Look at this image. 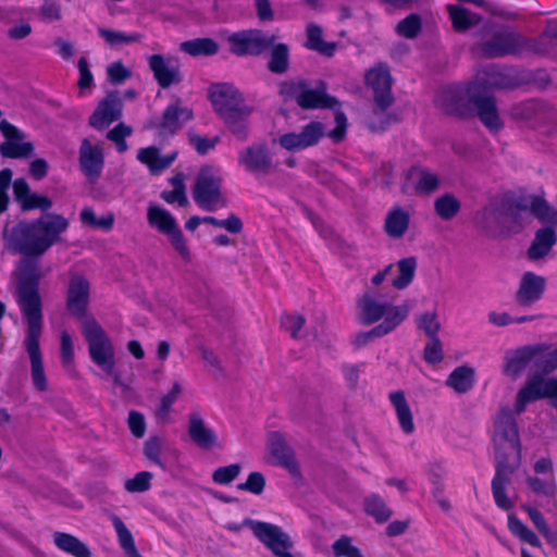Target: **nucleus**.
I'll return each instance as SVG.
<instances>
[{
	"label": "nucleus",
	"instance_id": "nucleus-1",
	"mask_svg": "<svg viewBox=\"0 0 557 557\" xmlns=\"http://www.w3.org/2000/svg\"><path fill=\"white\" fill-rule=\"evenodd\" d=\"M40 278L41 272L37 262L32 260L21 262L18 267L16 301L27 322L23 347L29 360V373L34 387L38 392H47L49 380L40 348L42 335V309L38 292Z\"/></svg>",
	"mask_w": 557,
	"mask_h": 557
},
{
	"label": "nucleus",
	"instance_id": "nucleus-2",
	"mask_svg": "<svg viewBox=\"0 0 557 557\" xmlns=\"http://www.w3.org/2000/svg\"><path fill=\"white\" fill-rule=\"evenodd\" d=\"M493 443L496 450L497 469L492 481L496 505L509 510L512 503L505 493L510 474L520 463L521 446L513 414L508 409L498 412L494 422Z\"/></svg>",
	"mask_w": 557,
	"mask_h": 557
},
{
	"label": "nucleus",
	"instance_id": "nucleus-3",
	"mask_svg": "<svg viewBox=\"0 0 557 557\" xmlns=\"http://www.w3.org/2000/svg\"><path fill=\"white\" fill-rule=\"evenodd\" d=\"M69 227V221L55 213H48L32 222H20L7 228L3 239L8 249L28 258L45 255Z\"/></svg>",
	"mask_w": 557,
	"mask_h": 557
},
{
	"label": "nucleus",
	"instance_id": "nucleus-4",
	"mask_svg": "<svg viewBox=\"0 0 557 557\" xmlns=\"http://www.w3.org/2000/svg\"><path fill=\"white\" fill-rule=\"evenodd\" d=\"M275 39L274 35L250 29L231 34L227 41L231 45V50L238 55L258 54L272 47L269 69L273 73H284L288 67V47L285 44L274 45Z\"/></svg>",
	"mask_w": 557,
	"mask_h": 557
},
{
	"label": "nucleus",
	"instance_id": "nucleus-5",
	"mask_svg": "<svg viewBox=\"0 0 557 557\" xmlns=\"http://www.w3.org/2000/svg\"><path fill=\"white\" fill-rule=\"evenodd\" d=\"M465 96L470 97V101L475 108L481 122L491 133H497L503 127L494 99L491 96L474 95L472 88H448L441 98V104L449 114H463L461 102Z\"/></svg>",
	"mask_w": 557,
	"mask_h": 557
},
{
	"label": "nucleus",
	"instance_id": "nucleus-6",
	"mask_svg": "<svg viewBox=\"0 0 557 557\" xmlns=\"http://www.w3.org/2000/svg\"><path fill=\"white\" fill-rule=\"evenodd\" d=\"M82 332L87 342L91 361L111 377L114 384H120L121 374L116 367L115 348L109 335L94 319L84 322Z\"/></svg>",
	"mask_w": 557,
	"mask_h": 557
},
{
	"label": "nucleus",
	"instance_id": "nucleus-7",
	"mask_svg": "<svg viewBox=\"0 0 557 557\" xmlns=\"http://www.w3.org/2000/svg\"><path fill=\"white\" fill-rule=\"evenodd\" d=\"M366 83L374 94L375 103L369 126L374 131L383 129L393 121V116L387 112L394 101L391 91L392 77L387 66L377 64L370 69L366 74Z\"/></svg>",
	"mask_w": 557,
	"mask_h": 557
},
{
	"label": "nucleus",
	"instance_id": "nucleus-8",
	"mask_svg": "<svg viewBox=\"0 0 557 557\" xmlns=\"http://www.w3.org/2000/svg\"><path fill=\"white\" fill-rule=\"evenodd\" d=\"M361 319L367 324H372L382 321L376 325V333L384 336L394 331L400 325L409 315L411 305L404 302L394 306L386 302H381L370 295H364L358 301Z\"/></svg>",
	"mask_w": 557,
	"mask_h": 557
},
{
	"label": "nucleus",
	"instance_id": "nucleus-9",
	"mask_svg": "<svg viewBox=\"0 0 557 557\" xmlns=\"http://www.w3.org/2000/svg\"><path fill=\"white\" fill-rule=\"evenodd\" d=\"M223 177L219 168L206 165L198 172L193 189L195 202L209 212L226 207L227 200L222 191Z\"/></svg>",
	"mask_w": 557,
	"mask_h": 557
},
{
	"label": "nucleus",
	"instance_id": "nucleus-10",
	"mask_svg": "<svg viewBox=\"0 0 557 557\" xmlns=\"http://www.w3.org/2000/svg\"><path fill=\"white\" fill-rule=\"evenodd\" d=\"M148 224L160 234L166 236L173 249L185 262L191 260L189 246L178 226L176 219L164 208L149 205L147 209Z\"/></svg>",
	"mask_w": 557,
	"mask_h": 557
},
{
	"label": "nucleus",
	"instance_id": "nucleus-11",
	"mask_svg": "<svg viewBox=\"0 0 557 557\" xmlns=\"http://www.w3.org/2000/svg\"><path fill=\"white\" fill-rule=\"evenodd\" d=\"M542 398L549 399L557 409V379L535 373L530 375L519 389L513 407L515 413H522L528 404Z\"/></svg>",
	"mask_w": 557,
	"mask_h": 557
},
{
	"label": "nucleus",
	"instance_id": "nucleus-12",
	"mask_svg": "<svg viewBox=\"0 0 557 557\" xmlns=\"http://www.w3.org/2000/svg\"><path fill=\"white\" fill-rule=\"evenodd\" d=\"M509 215L512 219L521 218L528 220L529 215H534L543 223L557 225V209L552 207L544 198V193L539 195H522L509 207Z\"/></svg>",
	"mask_w": 557,
	"mask_h": 557
},
{
	"label": "nucleus",
	"instance_id": "nucleus-13",
	"mask_svg": "<svg viewBox=\"0 0 557 557\" xmlns=\"http://www.w3.org/2000/svg\"><path fill=\"white\" fill-rule=\"evenodd\" d=\"M264 460L273 466L286 469L293 476L300 474L293 449L286 444L280 432H271L267 437V456Z\"/></svg>",
	"mask_w": 557,
	"mask_h": 557
},
{
	"label": "nucleus",
	"instance_id": "nucleus-14",
	"mask_svg": "<svg viewBox=\"0 0 557 557\" xmlns=\"http://www.w3.org/2000/svg\"><path fill=\"white\" fill-rule=\"evenodd\" d=\"M325 134L324 125L319 121H311L300 131L282 134L277 138L278 145L287 151H300L315 146Z\"/></svg>",
	"mask_w": 557,
	"mask_h": 557
},
{
	"label": "nucleus",
	"instance_id": "nucleus-15",
	"mask_svg": "<svg viewBox=\"0 0 557 557\" xmlns=\"http://www.w3.org/2000/svg\"><path fill=\"white\" fill-rule=\"evenodd\" d=\"M238 164L247 173L258 177L271 171L273 161L265 144H253L239 151Z\"/></svg>",
	"mask_w": 557,
	"mask_h": 557
},
{
	"label": "nucleus",
	"instance_id": "nucleus-16",
	"mask_svg": "<svg viewBox=\"0 0 557 557\" xmlns=\"http://www.w3.org/2000/svg\"><path fill=\"white\" fill-rule=\"evenodd\" d=\"M0 131L5 137V141L0 145V153L5 158H26L33 150L34 146L29 141H25V135L13 124L3 120L0 122Z\"/></svg>",
	"mask_w": 557,
	"mask_h": 557
},
{
	"label": "nucleus",
	"instance_id": "nucleus-17",
	"mask_svg": "<svg viewBox=\"0 0 557 557\" xmlns=\"http://www.w3.org/2000/svg\"><path fill=\"white\" fill-rule=\"evenodd\" d=\"M441 185L440 176L421 166L411 168L403 183V191L406 194L430 195L438 189Z\"/></svg>",
	"mask_w": 557,
	"mask_h": 557
},
{
	"label": "nucleus",
	"instance_id": "nucleus-18",
	"mask_svg": "<svg viewBox=\"0 0 557 557\" xmlns=\"http://www.w3.org/2000/svg\"><path fill=\"white\" fill-rule=\"evenodd\" d=\"M283 92H292L297 103L304 109L335 108L337 101L330 97L324 88H304L300 83H292L283 87Z\"/></svg>",
	"mask_w": 557,
	"mask_h": 557
},
{
	"label": "nucleus",
	"instance_id": "nucleus-19",
	"mask_svg": "<svg viewBox=\"0 0 557 557\" xmlns=\"http://www.w3.org/2000/svg\"><path fill=\"white\" fill-rule=\"evenodd\" d=\"M252 531L275 555L292 557V554L288 552L290 547L289 539L278 527L265 522H255Z\"/></svg>",
	"mask_w": 557,
	"mask_h": 557
},
{
	"label": "nucleus",
	"instance_id": "nucleus-20",
	"mask_svg": "<svg viewBox=\"0 0 557 557\" xmlns=\"http://www.w3.org/2000/svg\"><path fill=\"white\" fill-rule=\"evenodd\" d=\"M148 65L162 88L176 85L182 79L178 62L172 57L152 54L148 57Z\"/></svg>",
	"mask_w": 557,
	"mask_h": 557
},
{
	"label": "nucleus",
	"instance_id": "nucleus-21",
	"mask_svg": "<svg viewBox=\"0 0 557 557\" xmlns=\"http://www.w3.org/2000/svg\"><path fill=\"white\" fill-rule=\"evenodd\" d=\"M209 96L215 111L220 115L246 104L239 90L228 83L211 85Z\"/></svg>",
	"mask_w": 557,
	"mask_h": 557
},
{
	"label": "nucleus",
	"instance_id": "nucleus-22",
	"mask_svg": "<svg viewBox=\"0 0 557 557\" xmlns=\"http://www.w3.org/2000/svg\"><path fill=\"white\" fill-rule=\"evenodd\" d=\"M546 278L533 272L522 274L516 293V300L521 306H531L539 301L546 289Z\"/></svg>",
	"mask_w": 557,
	"mask_h": 557
},
{
	"label": "nucleus",
	"instance_id": "nucleus-23",
	"mask_svg": "<svg viewBox=\"0 0 557 557\" xmlns=\"http://www.w3.org/2000/svg\"><path fill=\"white\" fill-rule=\"evenodd\" d=\"M539 349L530 346H523L505 352L503 373L511 379H518L530 362L534 363V358Z\"/></svg>",
	"mask_w": 557,
	"mask_h": 557
},
{
	"label": "nucleus",
	"instance_id": "nucleus-24",
	"mask_svg": "<svg viewBox=\"0 0 557 557\" xmlns=\"http://www.w3.org/2000/svg\"><path fill=\"white\" fill-rule=\"evenodd\" d=\"M89 302V283L79 275L71 278L67 290L66 306L69 311L77 317L83 318L86 314Z\"/></svg>",
	"mask_w": 557,
	"mask_h": 557
},
{
	"label": "nucleus",
	"instance_id": "nucleus-25",
	"mask_svg": "<svg viewBox=\"0 0 557 557\" xmlns=\"http://www.w3.org/2000/svg\"><path fill=\"white\" fill-rule=\"evenodd\" d=\"M79 164L88 180L96 181L104 164L102 147L84 139L79 147Z\"/></svg>",
	"mask_w": 557,
	"mask_h": 557
},
{
	"label": "nucleus",
	"instance_id": "nucleus-26",
	"mask_svg": "<svg viewBox=\"0 0 557 557\" xmlns=\"http://www.w3.org/2000/svg\"><path fill=\"white\" fill-rule=\"evenodd\" d=\"M521 45L519 35L510 32H497L483 42L482 52L488 57H499L518 52Z\"/></svg>",
	"mask_w": 557,
	"mask_h": 557
},
{
	"label": "nucleus",
	"instance_id": "nucleus-27",
	"mask_svg": "<svg viewBox=\"0 0 557 557\" xmlns=\"http://www.w3.org/2000/svg\"><path fill=\"white\" fill-rule=\"evenodd\" d=\"M145 456L158 465L163 470H169L172 466L177 463L180 451L169 446L163 440L159 437L149 438L145 443Z\"/></svg>",
	"mask_w": 557,
	"mask_h": 557
},
{
	"label": "nucleus",
	"instance_id": "nucleus-28",
	"mask_svg": "<svg viewBox=\"0 0 557 557\" xmlns=\"http://www.w3.org/2000/svg\"><path fill=\"white\" fill-rule=\"evenodd\" d=\"M122 114V103L115 96H108L101 101L89 119V124L96 129H103L117 121Z\"/></svg>",
	"mask_w": 557,
	"mask_h": 557
},
{
	"label": "nucleus",
	"instance_id": "nucleus-29",
	"mask_svg": "<svg viewBox=\"0 0 557 557\" xmlns=\"http://www.w3.org/2000/svg\"><path fill=\"white\" fill-rule=\"evenodd\" d=\"M188 434L191 441L202 449L210 450L221 447L214 431L205 424L203 419L198 413L189 416Z\"/></svg>",
	"mask_w": 557,
	"mask_h": 557
},
{
	"label": "nucleus",
	"instance_id": "nucleus-30",
	"mask_svg": "<svg viewBox=\"0 0 557 557\" xmlns=\"http://www.w3.org/2000/svg\"><path fill=\"white\" fill-rule=\"evenodd\" d=\"M13 191L24 210L40 209L47 211L52 207V201L49 198L32 193L28 184L23 178H18L13 183Z\"/></svg>",
	"mask_w": 557,
	"mask_h": 557
},
{
	"label": "nucleus",
	"instance_id": "nucleus-31",
	"mask_svg": "<svg viewBox=\"0 0 557 557\" xmlns=\"http://www.w3.org/2000/svg\"><path fill=\"white\" fill-rule=\"evenodd\" d=\"M177 152L162 156L158 148L151 146L138 150L137 160L146 165L151 174L158 175L169 169L175 161Z\"/></svg>",
	"mask_w": 557,
	"mask_h": 557
},
{
	"label": "nucleus",
	"instance_id": "nucleus-32",
	"mask_svg": "<svg viewBox=\"0 0 557 557\" xmlns=\"http://www.w3.org/2000/svg\"><path fill=\"white\" fill-rule=\"evenodd\" d=\"M476 382L475 369L470 366L455 368L445 381V385L458 394H467Z\"/></svg>",
	"mask_w": 557,
	"mask_h": 557
},
{
	"label": "nucleus",
	"instance_id": "nucleus-33",
	"mask_svg": "<svg viewBox=\"0 0 557 557\" xmlns=\"http://www.w3.org/2000/svg\"><path fill=\"white\" fill-rule=\"evenodd\" d=\"M391 265L394 268V272L389 274L391 285L399 290L407 288L416 276L417 259L408 257Z\"/></svg>",
	"mask_w": 557,
	"mask_h": 557
},
{
	"label": "nucleus",
	"instance_id": "nucleus-34",
	"mask_svg": "<svg viewBox=\"0 0 557 557\" xmlns=\"http://www.w3.org/2000/svg\"><path fill=\"white\" fill-rule=\"evenodd\" d=\"M410 225V213L401 207H393L386 214L384 228L388 237L401 238Z\"/></svg>",
	"mask_w": 557,
	"mask_h": 557
},
{
	"label": "nucleus",
	"instance_id": "nucleus-35",
	"mask_svg": "<svg viewBox=\"0 0 557 557\" xmlns=\"http://www.w3.org/2000/svg\"><path fill=\"white\" fill-rule=\"evenodd\" d=\"M252 112V108L244 104L227 113L221 114L225 120L230 131L240 140L247 138L248 135V117Z\"/></svg>",
	"mask_w": 557,
	"mask_h": 557
},
{
	"label": "nucleus",
	"instance_id": "nucleus-36",
	"mask_svg": "<svg viewBox=\"0 0 557 557\" xmlns=\"http://www.w3.org/2000/svg\"><path fill=\"white\" fill-rule=\"evenodd\" d=\"M389 400L395 409L401 430L406 434H411L414 431V423L412 412L405 394L400 391L393 392L389 394Z\"/></svg>",
	"mask_w": 557,
	"mask_h": 557
},
{
	"label": "nucleus",
	"instance_id": "nucleus-37",
	"mask_svg": "<svg viewBox=\"0 0 557 557\" xmlns=\"http://www.w3.org/2000/svg\"><path fill=\"white\" fill-rule=\"evenodd\" d=\"M53 542L60 550L73 557H91L89 547L72 534L55 532Z\"/></svg>",
	"mask_w": 557,
	"mask_h": 557
},
{
	"label": "nucleus",
	"instance_id": "nucleus-38",
	"mask_svg": "<svg viewBox=\"0 0 557 557\" xmlns=\"http://www.w3.org/2000/svg\"><path fill=\"white\" fill-rule=\"evenodd\" d=\"M557 242L556 233L553 228L546 227L537 231L534 242L528 250V256L532 260H539L545 257Z\"/></svg>",
	"mask_w": 557,
	"mask_h": 557
},
{
	"label": "nucleus",
	"instance_id": "nucleus-39",
	"mask_svg": "<svg viewBox=\"0 0 557 557\" xmlns=\"http://www.w3.org/2000/svg\"><path fill=\"white\" fill-rule=\"evenodd\" d=\"M306 47L326 57L333 55L337 49L336 44L323 40V32L315 24H309L307 26Z\"/></svg>",
	"mask_w": 557,
	"mask_h": 557
},
{
	"label": "nucleus",
	"instance_id": "nucleus-40",
	"mask_svg": "<svg viewBox=\"0 0 557 557\" xmlns=\"http://www.w3.org/2000/svg\"><path fill=\"white\" fill-rule=\"evenodd\" d=\"M447 11L449 13L453 27L457 32H465L480 22L479 15L462 7L449 4L447 5Z\"/></svg>",
	"mask_w": 557,
	"mask_h": 557
},
{
	"label": "nucleus",
	"instance_id": "nucleus-41",
	"mask_svg": "<svg viewBox=\"0 0 557 557\" xmlns=\"http://www.w3.org/2000/svg\"><path fill=\"white\" fill-rule=\"evenodd\" d=\"M180 49L193 57H200L215 54L219 51V46L210 38H196L182 42Z\"/></svg>",
	"mask_w": 557,
	"mask_h": 557
},
{
	"label": "nucleus",
	"instance_id": "nucleus-42",
	"mask_svg": "<svg viewBox=\"0 0 557 557\" xmlns=\"http://www.w3.org/2000/svg\"><path fill=\"white\" fill-rule=\"evenodd\" d=\"M190 119V110L181 108L177 104H172L169 106L164 112L162 127L169 132H174Z\"/></svg>",
	"mask_w": 557,
	"mask_h": 557
},
{
	"label": "nucleus",
	"instance_id": "nucleus-43",
	"mask_svg": "<svg viewBox=\"0 0 557 557\" xmlns=\"http://www.w3.org/2000/svg\"><path fill=\"white\" fill-rule=\"evenodd\" d=\"M508 529L521 542L528 543L534 547H541L542 543L540 537L513 515H509L508 517Z\"/></svg>",
	"mask_w": 557,
	"mask_h": 557
},
{
	"label": "nucleus",
	"instance_id": "nucleus-44",
	"mask_svg": "<svg viewBox=\"0 0 557 557\" xmlns=\"http://www.w3.org/2000/svg\"><path fill=\"white\" fill-rule=\"evenodd\" d=\"M111 521L116 532L120 546L131 557H138L134 537L125 523L117 516H112Z\"/></svg>",
	"mask_w": 557,
	"mask_h": 557
},
{
	"label": "nucleus",
	"instance_id": "nucleus-45",
	"mask_svg": "<svg viewBox=\"0 0 557 557\" xmlns=\"http://www.w3.org/2000/svg\"><path fill=\"white\" fill-rule=\"evenodd\" d=\"M434 209L442 220H450L460 210V202L454 195L444 194L434 201Z\"/></svg>",
	"mask_w": 557,
	"mask_h": 557
},
{
	"label": "nucleus",
	"instance_id": "nucleus-46",
	"mask_svg": "<svg viewBox=\"0 0 557 557\" xmlns=\"http://www.w3.org/2000/svg\"><path fill=\"white\" fill-rule=\"evenodd\" d=\"M417 329L423 332L429 338L438 337L442 324L435 311H428L416 318Z\"/></svg>",
	"mask_w": 557,
	"mask_h": 557
},
{
	"label": "nucleus",
	"instance_id": "nucleus-47",
	"mask_svg": "<svg viewBox=\"0 0 557 557\" xmlns=\"http://www.w3.org/2000/svg\"><path fill=\"white\" fill-rule=\"evenodd\" d=\"M539 351L534 358V366L544 371L550 372L557 369V348L550 349L541 345H533Z\"/></svg>",
	"mask_w": 557,
	"mask_h": 557
},
{
	"label": "nucleus",
	"instance_id": "nucleus-48",
	"mask_svg": "<svg viewBox=\"0 0 557 557\" xmlns=\"http://www.w3.org/2000/svg\"><path fill=\"white\" fill-rule=\"evenodd\" d=\"M421 28V17L418 14H410L396 25L395 32L400 37L413 39L420 34Z\"/></svg>",
	"mask_w": 557,
	"mask_h": 557
},
{
	"label": "nucleus",
	"instance_id": "nucleus-49",
	"mask_svg": "<svg viewBox=\"0 0 557 557\" xmlns=\"http://www.w3.org/2000/svg\"><path fill=\"white\" fill-rule=\"evenodd\" d=\"M523 509L527 511L529 518L533 522L534 527L539 530V532L549 543H554L556 540V535L548 527L543 513L537 508H535L533 506H524Z\"/></svg>",
	"mask_w": 557,
	"mask_h": 557
},
{
	"label": "nucleus",
	"instance_id": "nucleus-50",
	"mask_svg": "<svg viewBox=\"0 0 557 557\" xmlns=\"http://www.w3.org/2000/svg\"><path fill=\"white\" fill-rule=\"evenodd\" d=\"M98 33L110 46L131 44L140 39V36L137 34H126L103 27L99 28Z\"/></svg>",
	"mask_w": 557,
	"mask_h": 557
},
{
	"label": "nucleus",
	"instance_id": "nucleus-51",
	"mask_svg": "<svg viewBox=\"0 0 557 557\" xmlns=\"http://www.w3.org/2000/svg\"><path fill=\"white\" fill-rule=\"evenodd\" d=\"M366 511L373 516L377 521H386L391 517V511L383 499L377 495H371L366 499Z\"/></svg>",
	"mask_w": 557,
	"mask_h": 557
},
{
	"label": "nucleus",
	"instance_id": "nucleus-52",
	"mask_svg": "<svg viewBox=\"0 0 557 557\" xmlns=\"http://www.w3.org/2000/svg\"><path fill=\"white\" fill-rule=\"evenodd\" d=\"M423 359L433 366L444 360V348L440 337L429 338L423 349Z\"/></svg>",
	"mask_w": 557,
	"mask_h": 557
},
{
	"label": "nucleus",
	"instance_id": "nucleus-53",
	"mask_svg": "<svg viewBox=\"0 0 557 557\" xmlns=\"http://www.w3.org/2000/svg\"><path fill=\"white\" fill-rule=\"evenodd\" d=\"M242 467L239 463H232L228 466L220 467L214 470L212 480L220 485H226L233 482L240 473Z\"/></svg>",
	"mask_w": 557,
	"mask_h": 557
},
{
	"label": "nucleus",
	"instance_id": "nucleus-54",
	"mask_svg": "<svg viewBox=\"0 0 557 557\" xmlns=\"http://www.w3.org/2000/svg\"><path fill=\"white\" fill-rule=\"evenodd\" d=\"M152 474L147 471L138 472L134 478L125 481L124 487L131 493L146 492L151 486Z\"/></svg>",
	"mask_w": 557,
	"mask_h": 557
},
{
	"label": "nucleus",
	"instance_id": "nucleus-55",
	"mask_svg": "<svg viewBox=\"0 0 557 557\" xmlns=\"http://www.w3.org/2000/svg\"><path fill=\"white\" fill-rule=\"evenodd\" d=\"M265 487V478L261 472L253 471L249 473L247 480L238 485L239 490L247 491L255 495H260Z\"/></svg>",
	"mask_w": 557,
	"mask_h": 557
},
{
	"label": "nucleus",
	"instance_id": "nucleus-56",
	"mask_svg": "<svg viewBox=\"0 0 557 557\" xmlns=\"http://www.w3.org/2000/svg\"><path fill=\"white\" fill-rule=\"evenodd\" d=\"M39 16L46 23L60 21L62 17L60 4L55 0H45L39 9Z\"/></svg>",
	"mask_w": 557,
	"mask_h": 557
},
{
	"label": "nucleus",
	"instance_id": "nucleus-57",
	"mask_svg": "<svg viewBox=\"0 0 557 557\" xmlns=\"http://www.w3.org/2000/svg\"><path fill=\"white\" fill-rule=\"evenodd\" d=\"M305 322V318L299 314H287L282 318V325L294 338L302 336Z\"/></svg>",
	"mask_w": 557,
	"mask_h": 557
},
{
	"label": "nucleus",
	"instance_id": "nucleus-58",
	"mask_svg": "<svg viewBox=\"0 0 557 557\" xmlns=\"http://www.w3.org/2000/svg\"><path fill=\"white\" fill-rule=\"evenodd\" d=\"M108 78L113 84H122L132 76V71L120 61L111 63L107 67Z\"/></svg>",
	"mask_w": 557,
	"mask_h": 557
},
{
	"label": "nucleus",
	"instance_id": "nucleus-59",
	"mask_svg": "<svg viewBox=\"0 0 557 557\" xmlns=\"http://www.w3.org/2000/svg\"><path fill=\"white\" fill-rule=\"evenodd\" d=\"M203 223L212 224L218 227L225 228L226 231L231 233H239L243 228V223L237 216H230L225 220H218L213 216H205Z\"/></svg>",
	"mask_w": 557,
	"mask_h": 557
},
{
	"label": "nucleus",
	"instance_id": "nucleus-60",
	"mask_svg": "<svg viewBox=\"0 0 557 557\" xmlns=\"http://www.w3.org/2000/svg\"><path fill=\"white\" fill-rule=\"evenodd\" d=\"M333 550L336 556L345 557H363L359 549L351 545V541L347 536H343L333 544Z\"/></svg>",
	"mask_w": 557,
	"mask_h": 557
},
{
	"label": "nucleus",
	"instance_id": "nucleus-61",
	"mask_svg": "<svg viewBox=\"0 0 557 557\" xmlns=\"http://www.w3.org/2000/svg\"><path fill=\"white\" fill-rule=\"evenodd\" d=\"M128 428L132 434L138 438L143 437L146 433V421L141 413L131 411L128 414Z\"/></svg>",
	"mask_w": 557,
	"mask_h": 557
},
{
	"label": "nucleus",
	"instance_id": "nucleus-62",
	"mask_svg": "<svg viewBox=\"0 0 557 557\" xmlns=\"http://www.w3.org/2000/svg\"><path fill=\"white\" fill-rule=\"evenodd\" d=\"M61 360L66 366L74 360V343L67 332L61 334Z\"/></svg>",
	"mask_w": 557,
	"mask_h": 557
},
{
	"label": "nucleus",
	"instance_id": "nucleus-63",
	"mask_svg": "<svg viewBox=\"0 0 557 557\" xmlns=\"http://www.w3.org/2000/svg\"><path fill=\"white\" fill-rule=\"evenodd\" d=\"M161 198L170 205L177 203L180 207H185L188 203L186 189L173 188L172 190L169 191L164 190L161 193Z\"/></svg>",
	"mask_w": 557,
	"mask_h": 557
},
{
	"label": "nucleus",
	"instance_id": "nucleus-64",
	"mask_svg": "<svg viewBox=\"0 0 557 557\" xmlns=\"http://www.w3.org/2000/svg\"><path fill=\"white\" fill-rule=\"evenodd\" d=\"M219 138H209V137H202V136H193L190 138V143L194 146V148L197 150L200 154H206L209 150L213 149L215 145L218 144Z\"/></svg>",
	"mask_w": 557,
	"mask_h": 557
}]
</instances>
